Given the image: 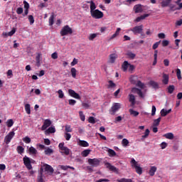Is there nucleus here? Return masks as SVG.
<instances>
[{
	"mask_svg": "<svg viewBox=\"0 0 182 182\" xmlns=\"http://www.w3.org/2000/svg\"><path fill=\"white\" fill-rule=\"evenodd\" d=\"M131 31L133 32L134 35L141 34L143 36V25L136 26L132 28Z\"/></svg>",
	"mask_w": 182,
	"mask_h": 182,
	"instance_id": "nucleus-4",
	"label": "nucleus"
},
{
	"mask_svg": "<svg viewBox=\"0 0 182 182\" xmlns=\"http://www.w3.org/2000/svg\"><path fill=\"white\" fill-rule=\"evenodd\" d=\"M63 153L65 155V156H69V154H70V149H69V148H68L67 146H65V148L63 149Z\"/></svg>",
	"mask_w": 182,
	"mask_h": 182,
	"instance_id": "nucleus-32",
	"label": "nucleus"
},
{
	"mask_svg": "<svg viewBox=\"0 0 182 182\" xmlns=\"http://www.w3.org/2000/svg\"><path fill=\"white\" fill-rule=\"evenodd\" d=\"M82 107H84V109H90V103L82 102Z\"/></svg>",
	"mask_w": 182,
	"mask_h": 182,
	"instance_id": "nucleus-53",
	"label": "nucleus"
},
{
	"mask_svg": "<svg viewBox=\"0 0 182 182\" xmlns=\"http://www.w3.org/2000/svg\"><path fill=\"white\" fill-rule=\"evenodd\" d=\"M88 164L92 167H98V166H100V159L96 158L89 159Z\"/></svg>",
	"mask_w": 182,
	"mask_h": 182,
	"instance_id": "nucleus-6",
	"label": "nucleus"
},
{
	"mask_svg": "<svg viewBox=\"0 0 182 182\" xmlns=\"http://www.w3.org/2000/svg\"><path fill=\"white\" fill-rule=\"evenodd\" d=\"M23 151H25V149L23 148V146H17V152L18 153V154H22Z\"/></svg>",
	"mask_w": 182,
	"mask_h": 182,
	"instance_id": "nucleus-42",
	"label": "nucleus"
},
{
	"mask_svg": "<svg viewBox=\"0 0 182 182\" xmlns=\"http://www.w3.org/2000/svg\"><path fill=\"white\" fill-rule=\"evenodd\" d=\"M87 4H90V14L96 9V4L93 1H87Z\"/></svg>",
	"mask_w": 182,
	"mask_h": 182,
	"instance_id": "nucleus-22",
	"label": "nucleus"
},
{
	"mask_svg": "<svg viewBox=\"0 0 182 182\" xmlns=\"http://www.w3.org/2000/svg\"><path fill=\"white\" fill-rule=\"evenodd\" d=\"M129 65H130V63H129V62L127 61H124L122 65V70L124 72H127V69H129Z\"/></svg>",
	"mask_w": 182,
	"mask_h": 182,
	"instance_id": "nucleus-24",
	"label": "nucleus"
},
{
	"mask_svg": "<svg viewBox=\"0 0 182 182\" xmlns=\"http://www.w3.org/2000/svg\"><path fill=\"white\" fill-rule=\"evenodd\" d=\"M28 21L30 22V25H33V23H35V18H33V16H28Z\"/></svg>",
	"mask_w": 182,
	"mask_h": 182,
	"instance_id": "nucleus-51",
	"label": "nucleus"
},
{
	"mask_svg": "<svg viewBox=\"0 0 182 182\" xmlns=\"http://www.w3.org/2000/svg\"><path fill=\"white\" fill-rule=\"evenodd\" d=\"M91 16L95 19H101L103 17V12L100 11L99 9H95L94 11L91 12Z\"/></svg>",
	"mask_w": 182,
	"mask_h": 182,
	"instance_id": "nucleus-5",
	"label": "nucleus"
},
{
	"mask_svg": "<svg viewBox=\"0 0 182 182\" xmlns=\"http://www.w3.org/2000/svg\"><path fill=\"white\" fill-rule=\"evenodd\" d=\"M134 11L135 14H140L143 12V7H141V4H136L134 6Z\"/></svg>",
	"mask_w": 182,
	"mask_h": 182,
	"instance_id": "nucleus-13",
	"label": "nucleus"
},
{
	"mask_svg": "<svg viewBox=\"0 0 182 182\" xmlns=\"http://www.w3.org/2000/svg\"><path fill=\"white\" fill-rule=\"evenodd\" d=\"M88 122H89V123H91L92 124H95V123H96V119H95V117H90L88 118Z\"/></svg>",
	"mask_w": 182,
	"mask_h": 182,
	"instance_id": "nucleus-56",
	"label": "nucleus"
},
{
	"mask_svg": "<svg viewBox=\"0 0 182 182\" xmlns=\"http://www.w3.org/2000/svg\"><path fill=\"white\" fill-rule=\"evenodd\" d=\"M168 113H171V109H168V110L162 109L161 110V117H166V115L168 114Z\"/></svg>",
	"mask_w": 182,
	"mask_h": 182,
	"instance_id": "nucleus-19",
	"label": "nucleus"
},
{
	"mask_svg": "<svg viewBox=\"0 0 182 182\" xmlns=\"http://www.w3.org/2000/svg\"><path fill=\"white\" fill-rule=\"evenodd\" d=\"M107 168H109V170H110V171H114V173H116V171H117V168H116L114 166H112V164L107 162L105 164Z\"/></svg>",
	"mask_w": 182,
	"mask_h": 182,
	"instance_id": "nucleus-14",
	"label": "nucleus"
},
{
	"mask_svg": "<svg viewBox=\"0 0 182 182\" xmlns=\"http://www.w3.org/2000/svg\"><path fill=\"white\" fill-rule=\"evenodd\" d=\"M7 127H12L14 126V120L12 119H8L6 121Z\"/></svg>",
	"mask_w": 182,
	"mask_h": 182,
	"instance_id": "nucleus-41",
	"label": "nucleus"
},
{
	"mask_svg": "<svg viewBox=\"0 0 182 182\" xmlns=\"http://www.w3.org/2000/svg\"><path fill=\"white\" fill-rule=\"evenodd\" d=\"M176 76L179 80L180 79H181V70H180L179 68L176 70Z\"/></svg>",
	"mask_w": 182,
	"mask_h": 182,
	"instance_id": "nucleus-54",
	"label": "nucleus"
},
{
	"mask_svg": "<svg viewBox=\"0 0 182 182\" xmlns=\"http://www.w3.org/2000/svg\"><path fill=\"white\" fill-rule=\"evenodd\" d=\"M68 95H70L71 97H74V99L80 100V95L72 89L68 90Z\"/></svg>",
	"mask_w": 182,
	"mask_h": 182,
	"instance_id": "nucleus-11",
	"label": "nucleus"
},
{
	"mask_svg": "<svg viewBox=\"0 0 182 182\" xmlns=\"http://www.w3.org/2000/svg\"><path fill=\"white\" fill-rule=\"evenodd\" d=\"M149 134H150V130L149 129H146L144 134L142 136V139H147V137H149Z\"/></svg>",
	"mask_w": 182,
	"mask_h": 182,
	"instance_id": "nucleus-52",
	"label": "nucleus"
},
{
	"mask_svg": "<svg viewBox=\"0 0 182 182\" xmlns=\"http://www.w3.org/2000/svg\"><path fill=\"white\" fill-rule=\"evenodd\" d=\"M164 137L168 139V140H173L174 139V134L171 132L166 133L164 135Z\"/></svg>",
	"mask_w": 182,
	"mask_h": 182,
	"instance_id": "nucleus-25",
	"label": "nucleus"
},
{
	"mask_svg": "<svg viewBox=\"0 0 182 182\" xmlns=\"http://www.w3.org/2000/svg\"><path fill=\"white\" fill-rule=\"evenodd\" d=\"M56 132V129H55V127H50L46 131V133H48V134L55 133Z\"/></svg>",
	"mask_w": 182,
	"mask_h": 182,
	"instance_id": "nucleus-28",
	"label": "nucleus"
},
{
	"mask_svg": "<svg viewBox=\"0 0 182 182\" xmlns=\"http://www.w3.org/2000/svg\"><path fill=\"white\" fill-rule=\"evenodd\" d=\"M23 160L24 166H26V168H28V170H32V165L31 164V159H29V157L24 156L23 158Z\"/></svg>",
	"mask_w": 182,
	"mask_h": 182,
	"instance_id": "nucleus-8",
	"label": "nucleus"
},
{
	"mask_svg": "<svg viewBox=\"0 0 182 182\" xmlns=\"http://www.w3.org/2000/svg\"><path fill=\"white\" fill-rule=\"evenodd\" d=\"M25 110L27 114H31V105L26 104L25 105Z\"/></svg>",
	"mask_w": 182,
	"mask_h": 182,
	"instance_id": "nucleus-36",
	"label": "nucleus"
},
{
	"mask_svg": "<svg viewBox=\"0 0 182 182\" xmlns=\"http://www.w3.org/2000/svg\"><path fill=\"white\" fill-rule=\"evenodd\" d=\"M108 83H109V85L107 86L108 89H112L113 87H116V84L114 82H113L112 80H109Z\"/></svg>",
	"mask_w": 182,
	"mask_h": 182,
	"instance_id": "nucleus-39",
	"label": "nucleus"
},
{
	"mask_svg": "<svg viewBox=\"0 0 182 182\" xmlns=\"http://www.w3.org/2000/svg\"><path fill=\"white\" fill-rule=\"evenodd\" d=\"M136 85L140 87V89H144V83L141 82L140 80L136 81Z\"/></svg>",
	"mask_w": 182,
	"mask_h": 182,
	"instance_id": "nucleus-43",
	"label": "nucleus"
},
{
	"mask_svg": "<svg viewBox=\"0 0 182 182\" xmlns=\"http://www.w3.org/2000/svg\"><path fill=\"white\" fill-rule=\"evenodd\" d=\"M15 32H16V28H13L12 30L8 33V36H13Z\"/></svg>",
	"mask_w": 182,
	"mask_h": 182,
	"instance_id": "nucleus-58",
	"label": "nucleus"
},
{
	"mask_svg": "<svg viewBox=\"0 0 182 182\" xmlns=\"http://www.w3.org/2000/svg\"><path fill=\"white\" fill-rule=\"evenodd\" d=\"M72 77L74 79H76V73H77V70H76V68H72L70 70Z\"/></svg>",
	"mask_w": 182,
	"mask_h": 182,
	"instance_id": "nucleus-31",
	"label": "nucleus"
},
{
	"mask_svg": "<svg viewBox=\"0 0 182 182\" xmlns=\"http://www.w3.org/2000/svg\"><path fill=\"white\" fill-rule=\"evenodd\" d=\"M118 55L117 53H112L109 55V60H108V63H114L116 62V59H117Z\"/></svg>",
	"mask_w": 182,
	"mask_h": 182,
	"instance_id": "nucleus-10",
	"label": "nucleus"
},
{
	"mask_svg": "<svg viewBox=\"0 0 182 182\" xmlns=\"http://www.w3.org/2000/svg\"><path fill=\"white\" fill-rule=\"evenodd\" d=\"M127 55L128 56V58H129V59H134V58H136V54L129 51L127 53Z\"/></svg>",
	"mask_w": 182,
	"mask_h": 182,
	"instance_id": "nucleus-49",
	"label": "nucleus"
},
{
	"mask_svg": "<svg viewBox=\"0 0 182 182\" xmlns=\"http://www.w3.org/2000/svg\"><path fill=\"white\" fill-rule=\"evenodd\" d=\"M162 77H163L162 82L164 83V85H168V80H169L168 75L164 73L162 75Z\"/></svg>",
	"mask_w": 182,
	"mask_h": 182,
	"instance_id": "nucleus-18",
	"label": "nucleus"
},
{
	"mask_svg": "<svg viewBox=\"0 0 182 182\" xmlns=\"http://www.w3.org/2000/svg\"><path fill=\"white\" fill-rule=\"evenodd\" d=\"M52 124V121L49 119H45L41 130L45 131L48 127H50Z\"/></svg>",
	"mask_w": 182,
	"mask_h": 182,
	"instance_id": "nucleus-9",
	"label": "nucleus"
},
{
	"mask_svg": "<svg viewBox=\"0 0 182 182\" xmlns=\"http://www.w3.org/2000/svg\"><path fill=\"white\" fill-rule=\"evenodd\" d=\"M156 171H157V166H151L149 171V176H151V177H153L154 174H156Z\"/></svg>",
	"mask_w": 182,
	"mask_h": 182,
	"instance_id": "nucleus-15",
	"label": "nucleus"
},
{
	"mask_svg": "<svg viewBox=\"0 0 182 182\" xmlns=\"http://www.w3.org/2000/svg\"><path fill=\"white\" fill-rule=\"evenodd\" d=\"M41 173L39 174V176H38V181L37 182H43V173H42V171H43V168H41Z\"/></svg>",
	"mask_w": 182,
	"mask_h": 182,
	"instance_id": "nucleus-27",
	"label": "nucleus"
},
{
	"mask_svg": "<svg viewBox=\"0 0 182 182\" xmlns=\"http://www.w3.org/2000/svg\"><path fill=\"white\" fill-rule=\"evenodd\" d=\"M61 36H66L68 35H72L73 30L68 25L64 26L60 32Z\"/></svg>",
	"mask_w": 182,
	"mask_h": 182,
	"instance_id": "nucleus-1",
	"label": "nucleus"
},
{
	"mask_svg": "<svg viewBox=\"0 0 182 182\" xmlns=\"http://www.w3.org/2000/svg\"><path fill=\"white\" fill-rule=\"evenodd\" d=\"M42 55V54L38 53L36 57V63H37V66H40L41 65V56Z\"/></svg>",
	"mask_w": 182,
	"mask_h": 182,
	"instance_id": "nucleus-35",
	"label": "nucleus"
},
{
	"mask_svg": "<svg viewBox=\"0 0 182 182\" xmlns=\"http://www.w3.org/2000/svg\"><path fill=\"white\" fill-rule=\"evenodd\" d=\"M44 153L46 154V156H50V154H53V149H50V148H47L45 151Z\"/></svg>",
	"mask_w": 182,
	"mask_h": 182,
	"instance_id": "nucleus-29",
	"label": "nucleus"
},
{
	"mask_svg": "<svg viewBox=\"0 0 182 182\" xmlns=\"http://www.w3.org/2000/svg\"><path fill=\"white\" fill-rule=\"evenodd\" d=\"M117 182H133V181L130 178H122L121 179H117Z\"/></svg>",
	"mask_w": 182,
	"mask_h": 182,
	"instance_id": "nucleus-37",
	"label": "nucleus"
},
{
	"mask_svg": "<svg viewBox=\"0 0 182 182\" xmlns=\"http://www.w3.org/2000/svg\"><path fill=\"white\" fill-rule=\"evenodd\" d=\"M23 141H24L27 144H29V143H31V138H29L28 136H26L23 139Z\"/></svg>",
	"mask_w": 182,
	"mask_h": 182,
	"instance_id": "nucleus-60",
	"label": "nucleus"
},
{
	"mask_svg": "<svg viewBox=\"0 0 182 182\" xmlns=\"http://www.w3.org/2000/svg\"><path fill=\"white\" fill-rule=\"evenodd\" d=\"M68 104L70 105V106H75V105H76V100H68Z\"/></svg>",
	"mask_w": 182,
	"mask_h": 182,
	"instance_id": "nucleus-63",
	"label": "nucleus"
},
{
	"mask_svg": "<svg viewBox=\"0 0 182 182\" xmlns=\"http://www.w3.org/2000/svg\"><path fill=\"white\" fill-rule=\"evenodd\" d=\"M79 115H80V120H82V122H85V120H86V117L85 116V114H83L82 111L79 112Z\"/></svg>",
	"mask_w": 182,
	"mask_h": 182,
	"instance_id": "nucleus-48",
	"label": "nucleus"
},
{
	"mask_svg": "<svg viewBox=\"0 0 182 182\" xmlns=\"http://www.w3.org/2000/svg\"><path fill=\"white\" fill-rule=\"evenodd\" d=\"M78 144L81 147H89V143L84 140H80Z\"/></svg>",
	"mask_w": 182,
	"mask_h": 182,
	"instance_id": "nucleus-21",
	"label": "nucleus"
},
{
	"mask_svg": "<svg viewBox=\"0 0 182 182\" xmlns=\"http://www.w3.org/2000/svg\"><path fill=\"white\" fill-rule=\"evenodd\" d=\"M16 14H17L18 15H21V14H23V9L22 7H18V8H17V9H16Z\"/></svg>",
	"mask_w": 182,
	"mask_h": 182,
	"instance_id": "nucleus-57",
	"label": "nucleus"
},
{
	"mask_svg": "<svg viewBox=\"0 0 182 182\" xmlns=\"http://www.w3.org/2000/svg\"><path fill=\"white\" fill-rule=\"evenodd\" d=\"M171 3V0H164L161 1V5L162 8H166V6H168Z\"/></svg>",
	"mask_w": 182,
	"mask_h": 182,
	"instance_id": "nucleus-23",
	"label": "nucleus"
},
{
	"mask_svg": "<svg viewBox=\"0 0 182 182\" xmlns=\"http://www.w3.org/2000/svg\"><path fill=\"white\" fill-rule=\"evenodd\" d=\"M160 122H161V117H159L158 119H155L153 123L154 127H157L160 124Z\"/></svg>",
	"mask_w": 182,
	"mask_h": 182,
	"instance_id": "nucleus-30",
	"label": "nucleus"
},
{
	"mask_svg": "<svg viewBox=\"0 0 182 182\" xmlns=\"http://www.w3.org/2000/svg\"><path fill=\"white\" fill-rule=\"evenodd\" d=\"M15 136V132L11 131L4 138V142L6 144H9L11 143V140L14 139V136Z\"/></svg>",
	"mask_w": 182,
	"mask_h": 182,
	"instance_id": "nucleus-7",
	"label": "nucleus"
},
{
	"mask_svg": "<svg viewBox=\"0 0 182 182\" xmlns=\"http://www.w3.org/2000/svg\"><path fill=\"white\" fill-rule=\"evenodd\" d=\"M168 43H170V42L168 40L162 41V46L164 47L168 46Z\"/></svg>",
	"mask_w": 182,
	"mask_h": 182,
	"instance_id": "nucleus-62",
	"label": "nucleus"
},
{
	"mask_svg": "<svg viewBox=\"0 0 182 182\" xmlns=\"http://www.w3.org/2000/svg\"><path fill=\"white\" fill-rule=\"evenodd\" d=\"M43 167L44 168L45 171H46L47 173H50V174H53L54 170L50 165L46 164L43 166Z\"/></svg>",
	"mask_w": 182,
	"mask_h": 182,
	"instance_id": "nucleus-12",
	"label": "nucleus"
},
{
	"mask_svg": "<svg viewBox=\"0 0 182 182\" xmlns=\"http://www.w3.org/2000/svg\"><path fill=\"white\" fill-rule=\"evenodd\" d=\"M28 151L31 154H37L38 153V151L33 146L30 147Z\"/></svg>",
	"mask_w": 182,
	"mask_h": 182,
	"instance_id": "nucleus-38",
	"label": "nucleus"
},
{
	"mask_svg": "<svg viewBox=\"0 0 182 182\" xmlns=\"http://www.w3.org/2000/svg\"><path fill=\"white\" fill-rule=\"evenodd\" d=\"M90 151H92V150L85 149L82 151L81 155L82 157H87V156H89V154H90Z\"/></svg>",
	"mask_w": 182,
	"mask_h": 182,
	"instance_id": "nucleus-26",
	"label": "nucleus"
},
{
	"mask_svg": "<svg viewBox=\"0 0 182 182\" xmlns=\"http://www.w3.org/2000/svg\"><path fill=\"white\" fill-rule=\"evenodd\" d=\"M129 113L130 114H132V116H134V117H137V115L139 114V112L132 109H129Z\"/></svg>",
	"mask_w": 182,
	"mask_h": 182,
	"instance_id": "nucleus-45",
	"label": "nucleus"
},
{
	"mask_svg": "<svg viewBox=\"0 0 182 182\" xmlns=\"http://www.w3.org/2000/svg\"><path fill=\"white\" fill-rule=\"evenodd\" d=\"M149 85L151 86L154 89H159V83L157 82H155L154 80H151L149 82Z\"/></svg>",
	"mask_w": 182,
	"mask_h": 182,
	"instance_id": "nucleus-20",
	"label": "nucleus"
},
{
	"mask_svg": "<svg viewBox=\"0 0 182 182\" xmlns=\"http://www.w3.org/2000/svg\"><path fill=\"white\" fill-rule=\"evenodd\" d=\"M122 144L124 147H127V146H129V140H127V139H123Z\"/></svg>",
	"mask_w": 182,
	"mask_h": 182,
	"instance_id": "nucleus-47",
	"label": "nucleus"
},
{
	"mask_svg": "<svg viewBox=\"0 0 182 182\" xmlns=\"http://www.w3.org/2000/svg\"><path fill=\"white\" fill-rule=\"evenodd\" d=\"M149 16H150V14H143L140 16H138L136 19H135V22H140V21H143V19H146V18H149Z\"/></svg>",
	"mask_w": 182,
	"mask_h": 182,
	"instance_id": "nucleus-17",
	"label": "nucleus"
},
{
	"mask_svg": "<svg viewBox=\"0 0 182 182\" xmlns=\"http://www.w3.org/2000/svg\"><path fill=\"white\" fill-rule=\"evenodd\" d=\"M55 23V16L51 15L50 17L49 18V25L50 26H52Z\"/></svg>",
	"mask_w": 182,
	"mask_h": 182,
	"instance_id": "nucleus-40",
	"label": "nucleus"
},
{
	"mask_svg": "<svg viewBox=\"0 0 182 182\" xmlns=\"http://www.w3.org/2000/svg\"><path fill=\"white\" fill-rule=\"evenodd\" d=\"M71 137H72V135L70 134H69L68 132L65 134V140L69 141V140H70Z\"/></svg>",
	"mask_w": 182,
	"mask_h": 182,
	"instance_id": "nucleus-61",
	"label": "nucleus"
},
{
	"mask_svg": "<svg viewBox=\"0 0 182 182\" xmlns=\"http://www.w3.org/2000/svg\"><path fill=\"white\" fill-rule=\"evenodd\" d=\"M108 154L109 157H114L116 156V151L113 149H108Z\"/></svg>",
	"mask_w": 182,
	"mask_h": 182,
	"instance_id": "nucleus-46",
	"label": "nucleus"
},
{
	"mask_svg": "<svg viewBox=\"0 0 182 182\" xmlns=\"http://www.w3.org/2000/svg\"><path fill=\"white\" fill-rule=\"evenodd\" d=\"M161 41H159L156 43H155L153 46H152V49H154V50H156V49H157V48H159V45H160Z\"/></svg>",
	"mask_w": 182,
	"mask_h": 182,
	"instance_id": "nucleus-55",
	"label": "nucleus"
},
{
	"mask_svg": "<svg viewBox=\"0 0 182 182\" xmlns=\"http://www.w3.org/2000/svg\"><path fill=\"white\" fill-rule=\"evenodd\" d=\"M174 89H175L174 85H169L167 87L168 93H169V95L173 94V92H174Z\"/></svg>",
	"mask_w": 182,
	"mask_h": 182,
	"instance_id": "nucleus-34",
	"label": "nucleus"
},
{
	"mask_svg": "<svg viewBox=\"0 0 182 182\" xmlns=\"http://www.w3.org/2000/svg\"><path fill=\"white\" fill-rule=\"evenodd\" d=\"M60 168H61V170H68V168H70L71 170H75V168L70 166H63V165H60Z\"/></svg>",
	"mask_w": 182,
	"mask_h": 182,
	"instance_id": "nucleus-33",
	"label": "nucleus"
},
{
	"mask_svg": "<svg viewBox=\"0 0 182 182\" xmlns=\"http://www.w3.org/2000/svg\"><path fill=\"white\" fill-rule=\"evenodd\" d=\"M58 97L60 98V99H63V96H65V95L63 94V91H62V90H59L58 91Z\"/></svg>",
	"mask_w": 182,
	"mask_h": 182,
	"instance_id": "nucleus-59",
	"label": "nucleus"
},
{
	"mask_svg": "<svg viewBox=\"0 0 182 182\" xmlns=\"http://www.w3.org/2000/svg\"><path fill=\"white\" fill-rule=\"evenodd\" d=\"M182 25V19H180V20H178L176 21L175 23V26L177 27V26H181Z\"/></svg>",
	"mask_w": 182,
	"mask_h": 182,
	"instance_id": "nucleus-64",
	"label": "nucleus"
},
{
	"mask_svg": "<svg viewBox=\"0 0 182 182\" xmlns=\"http://www.w3.org/2000/svg\"><path fill=\"white\" fill-rule=\"evenodd\" d=\"M131 164L132 165V167L135 168L136 173H137V174H139V176L143 174V168L140 167V166H139V164H137V161H136L134 159H132Z\"/></svg>",
	"mask_w": 182,
	"mask_h": 182,
	"instance_id": "nucleus-3",
	"label": "nucleus"
},
{
	"mask_svg": "<svg viewBox=\"0 0 182 182\" xmlns=\"http://www.w3.org/2000/svg\"><path fill=\"white\" fill-rule=\"evenodd\" d=\"M129 102H130L132 106H134L136 105V97L133 94H130L129 95Z\"/></svg>",
	"mask_w": 182,
	"mask_h": 182,
	"instance_id": "nucleus-16",
	"label": "nucleus"
},
{
	"mask_svg": "<svg viewBox=\"0 0 182 182\" xmlns=\"http://www.w3.org/2000/svg\"><path fill=\"white\" fill-rule=\"evenodd\" d=\"M121 108H122V105L120 103H118V102L114 103L111 109H109V114L114 116V114H116V112H119V110H120Z\"/></svg>",
	"mask_w": 182,
	"mask_h": 182,
	"instance_id": "nucleus-2",
	"label": "nucleus"
},
{
	"mask_svg": "<svg viewBox=\"0 0 182 182\" xmlns=\"http://www.w3.org/2000/svg\"><path fill=\"white\" fill-rule=\"evenodd\" d=\"M136 80H137V77L136 76H132L130 78V82H131V83L132 85H136V83H137Z\"/></svg>",
	"mask_w": 182,
	"mask_h": 182,
	"instance_id": "nucleus-44",
	"label": "nucleus"
},
{
	"mask_svg": "<svg viewBox=\"0 0 182 182\" xmlns=\"http://www.w3.org/2000/svg\"><path fill=\"white\" fill-rule=\"evenodd\" d=\"M95 38H97V33H91L88 37L89 41H94Z\"/></svg>",
	"mask_w": 182,
	"mask_h": 182,
	"instance_id": "nucleus-50",
	"label": "nucleus"
}]
</instances>
